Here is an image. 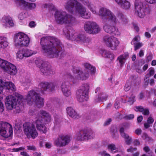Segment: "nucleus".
Listing matches in <instances>:
<instances>
[{"label": "nucleus", "instance_id": "f257e3e1", "mask_svg": "<svg viewBox=\"0 0 156 156\" xmlns=\"http://www.w3.org/2000/svg\"><path fill=\"white\" fill-rule=\"evenodd\" d=\"M40 44L43 52L51 58L58 57L62 48L59 40L53 37H42Z\"/></svg>", "mask_w": 156, "mask_h": 156}, {"label": "nucleus", "instance_id": "f03ea898", "mask_svg": "<svg viewBox=\"0 0 156 156\" xmlns=\"http://www.w3.org/2000/svg\"><path fill=\"white\" fill-rule=\"evenodd\" d=\"M82 4L87 7L93 13L100 16L104 24L103 28L104 30L109 34H112L116 36L120 35V33L118 28L115 26L110 25L108 21L109 20L108 16H102L99 14L100 9L98 12L96 11L97 6L95 3V0H80Z\"/></svg>", "mask_w": 156, "mask_h": 156}, {"label": "nucleus", "instance_id": "7ed1b4c3", "mask_svg": "<svg viewBox=\"0 0 156 156\" xmlns=\"http://www.w3.org/2000/svg\"><path fill=\"white\" fill-rule=\"evenodd\" d=\"M46 8H48L50 10H55L54 17L56 22L60 24H65L71 27L76 24V18L72 15L67 13L65 11L62 10L56 9L53 4L45 5Z\"/></svg>", "mask_w": 156, "mask_h": 156}, {"label": "nucleus", "instance_id": "20e7f679", "mask_svg": "<svg viewBox=\"0 0 156 156\" xmlns=\"http://www.w3.org/2000/svg\"><path fill=\"white\" fill-rule=\"evenodd\" d=\"M64 7L69 12L83 19H88L90 17V13L76 0L69 1L65 4Z\"/></svg>", "mask_w": 156, "mask_h": 156}, {"label": "nucleus", "instance_id": "39448f33", "mask_svg": "<svg viewBox=\"0 0 156 156\" xmlns=\"http://www.w3.org/2000/svg\"><path fill=\"white\" fill-rule=\"evenodd\" d=\"M99 14L103 16H108L109 20L115 25L120 23L125 24L127 23L126 16L122 13L119 12L117 13L118 19L112 12L105 8L101 7L100 9Z\"/></svg>", "mask_w": 156, "mask_h": 156}, {"label": "nucleus", "instance_id": "423d86ee", "mask_svg": "<svg viewBox=\"0 0 156 156\" xmlns=\"http://www.w3.org/2000/svg\"><path fill=\"white\" fill-rule=\"evenodd\" d=\"M73 72L74 74V76H72L70 73H67L66 75V77L70 82L73 83H75L79 80H86L89 76V72L84 70L82 71L79 68H74Z\"/></svg>", "mask_w": 156, "mask_h": 156}, {"label": "nucleus", "instance_id": "0eeeda50", "mask_svg": "<svg viewBox=\"0 0 156 156\" xmlns=\"http://www.w3.org/2000/svg\"><path fill=\"white\" fill-rule=\"evenodd\" d=\"M26 99L27 104L30 105L34 103L38 107L40 108L44 105V99L34 90H32L28 92Z\"/></svg>", "mask_w": 156, "mask_h": 156}, {"label": "nucleus", "instance_id": "6e6552de", "mask_svg": "<svg viewBox=\"0 0 156 156\" xmlns=\"http://www.w3.org/2000/svg\"><path fill=\"white\" fill-rule=\"evenodd\" d=\"M23 99L22 96L17 93L9 95L6 98V107L8 109L12 110L16 105L17 101L20 103L23 102Z\"/></svg>", "mask_w": 156, "mask_h": 156}, {"label": "nucleus", "instance_id": "1a4fd4ad", "mask_svg": "<svg viewBox=\"0 0 156 156\" xmlns=\"http://www.w3.org/2000/svg\"><path fill=\"white\" fill-rule=\"evenodd\" d=\"M90 89L89 84H83L77 90L76 93V98L80 102L86 101L88 98V93Z\"/></svg>", "mask_w": 156, "mask_h": 156}, {"label": "nucleus", "instance_id": "9d476101", "mask_svg": "<svg viewBox=\"0 0 156 156\" xmlns=\"http://www.w3.org/2000/svg\"><path fill=\"white\" fill-rule=\"evenodd\" d=\"M95 133L90 129H85L78 132L75 136V139L78 141H83L93 139Z\"/></svg>", "mask_w": 156, "mask_h": 156}, {"label": "nucleus", "instance_id": "9b49d317", "mask_svg": "<svg viewBox=\"0 0 156 156\" xmlns=\"http://www.w3.org/2000/svg\"><path fill=\"white\" fill-rule=\"evenodd\" d=\"M30 41L28 36L22 32L16 34L14 38V42L16 46H27L29 44Z\"/></svg>", "mask_w": 156, "mask_h": 156}, {"label": "nucleus", "instance_id": "f8f14e48", "mask_svg": "<svg viewBox=\"0 0 156 156\" xmlns=\"http://www.w3.org/2000/svg\"><path fill=\"white\" fill-rule=\"evenodd\" d=\"M103 41L107 47L113 50H116L119 44V41L117 38L108 35L104 36Z\"/></svg>", "mask_w": 156, "mask_h": 156}, {"label": "nucleus", "instance_id": "ddd939ff", "mask_svg": "<svg viewBox=\"0 0 156 156\" xmlns=\"http://www.w3.org/2000/svg\"><path fill=\"white\" fill-rule=\"evenodd\" d=\"M23 127L24 133L27 137H31L34 139L37 136L38 133L33 124L29 122L25 123L23 125Z\"/></svg>", "mask_w": 156, "mask_h": 156}, {"label": "nucleus", "instance_id": "4468645a", "mask_svg": "<svg viewBox=\"0 0 156 156\" xmlns=\"http://www.w3.org/2000/svg\"><path fill=\"white\" fill-rule=\"evenodd\" d=\"M85 31L90 34H96L100 32L101 28L99 25L96 22L88 21L84 25Z\"/></svg>", "mask_w": 156, "mask_h": 156}, {"label": "nucleus", "instance_id": "2eb2a0df", "mask_svg": "<svg viewBox=\"0 0 156 156\" xmlns=\"http://www.w3.org/2000/svg\"><path fill=\"white\" fill-rule=\"evenodd\" d=\"M12 127L9 123L5 122L0 124V135L5 138L10 136L12 134Z\"/></svg>", "mask_w": 156, "mask_h": 156}, {"label": "nucleus", "instance_id": "dca6fc26", "mask_svg": "<svg viewBox=\"0 0 156 156\" xmlns=\"http://www.w3.org/2000/svg\"><path fill=\"white\" fill-rule=\"evenodd\" d=\"M135 14L137 16L140 18L145 16L146 9L144 7L141 0H135Z\"/></svg>", "mask_w": 156, "mask_h": 156}, {"label": "nucleus", "instance_id": "f3484780", "mask_svg": "<svg viewBox=\"0 0 156 156\" xmlns=\"http://www.w3.org/2000/svg\"><path fill=\"white\" fill-rule=\"evenodd\" d=\"M57 85V83L55 82H44L41 83L39 86L41 88V93L43 94L44 91L48 90L51 91H54Z\"/></svg>", "mask_w": 156, "mask_h": 156}, {"label": "nucleus", "instance_id": "a211bd4d", "mask_svg": "<svg viewBox=\"0 0 156 156\" xmlns=\"http://www.w3.org/2000/svg\"><path fill=\"white\" fill-rule=\"evenodd\" d=\"M70 136L65 135H61L55 141V144L58 146H64L70 141Z\"/></svg>", "mask_w": 156, "mask_h": 156}, {"label": "nucleus", "instance_id": "6ab92c4d", "mask_svg": "<svg viewBox=\"0 0 156 156\" xmlns=\"http://www.w3.org/2000/svg\"><path fill=\"white\" fill-rule=\"evenodd\" d=\"M64 34L68 39L75 41L77 42L79 34L74 30H68L65 28L63 30Z\"/></svg>", "mask_w": 156, "mask_h": 156}, {"label": "nucleus", "instance_id": "aec40b11", "mask_svg": "<svg viewBox=\"0 0 156 156\" xmlns=\"http://www.w3.org/2000/svg\"><path fill=\"white\" fill-rule=\"evenodd\" d=\"M16 3L25 9H32L36 7V4L34 3H30L26 2L25 0H14Z\"/></svg>", "mask_w": 156, "mask_h": 156}, {"label": "nucleus", "instance_id": "412c9836", "mask_svg": "<svg viewBox=\"0 0 156 156\" xmlns=\"http://www.w3.org/2000/svg\"><path fill=\"white\" fill-rule=\"evenodd\" d=\"M43 120L42 119V117L39 116L37 118L35 124L37 129L41 132L45 133H46L47 129L46 126L44 125L43 122Z\"/></svg>", "mask_w": 156, "mask_h": 156}, {"label": "nucleus", "instance_id": "4be33fe9", "mask_svg": "<svg viewBox=\"0 0 156 156\" xmlns=\"http://www.w3.org/2000/svg\"><path fill=\"white\" fill-rule=\"evenodd\" d=\"M0 22L6 28L13 27L14 25V23L12 18L9 15L4 16L0 20Z\"/></svg>", "mask_w": 156, "mask_h": 156}, {"label": "nucleus", "instance_id": "5701e85b", "mask_svg": "<svg viewBox=\"0 0 156 156\" xmlns=\"http://www.w3.org/2000/svg\"><path fill=\"white\" fill-rule=\"evenodd\" d=\"M40 69L41 72L44 75H48L52 73L51 66L46 62L42 63Z\"/></svg>", "mask_w": 156, "mask_h": 156}, {"label": "nucleus", "instance_id": "b1692460", "mask_svg": "<svg viewBox=\"0 0 156 156\" xmlns=\"http://www.w3.org/2000/svg\"><path fill=\"white\" fill-rule=\"evenodd\" d=\"M114 1L118 6L124 9H128L130 6L129 2L127 0H114Z\"/></svg>", "mask_w": 156, "mask_h": 156}, {"label": "nucleus", "instance_id": "393cba45", "mask_svg": "<svg viewBox=\"0 0 156 156\" xmlns=\"http://www.w3.org/2000/svg\"><path fill=\"white\" fill-rule=\"evenodd\" d=\"M119 131L121 136L125 139V143L127 145H130L132 142V137L124 132L123 128H122L120 129Z\"/></svg>", "mask_w": 156, "mask_h": 156}, {"label": "nucleus", "instance_id": "a878e982", "mask_svg": "<svg viewBox=\"0 0 156 156\" xmlns=\"http://www.w3.org/2000/svg\"><path fill=\"white\" fill-rule=\"evenodd\" d=\"M67 114L70 117L74 119H78L80 116L79 115L73 108L68 107L66 108Z\"/></svg>", "mask_w": 156, "mask_h": 156}, {"label": "nucleus", "instance_id": "bb28decb", "mask_svg": "<svg viewBox=\"0 0 156 156\" xmlns=\"http://www.w3.org/2000/svg\"><path fill=\"white\" fill-rule=\"evenodd\" d=\"M128 53H125L120 55L117 58V60L120 65V67H122L124 65L128 57Z\"/></svg>", "mask_w": 156, "mask_h": 156}, {"label": "nucleus", "instance_id": "cd10ccee", "mask_svg": "<svg viewBox=\"0 0 156 156\" xmlns=\"http://www.w3.org/2000/svg\"><path fill=\"white\" fill-rule=\"evenodd\" d=\"M5 72L14 75L16 73L17 70L15 65L10 63L8 66L5 69Z\"/></svg>", "mask_w": 156, "mask_h": 156}, {"label": "nucleus", "instance_id": "c85d7f7f", "mask_svg": "<svg viewBox=\"0 0 156 156\" xmlns=\"http://www.w3.org/2000/svg\"><path fill=\"white\" fill-rule=\"evenodd\" d=\"M40 115L43 116L46 123L50 122L51 120V118L50 114L46 111L44 110H41L40 112Z\"/></svg>", "mask_w": 156, "mask_h": 156}, {"label": "nucleus", "instance_id": "c756f323", "mask_svg": "<svg viewBox=\"0 0 156 156\" xmlns=\"http://www.w3.org/2000/svg\"><path fill=\"white\" fill-rule=\"evenodd\" d=\"M100 53L102 56L105 58H109L111 59H112L114 58V55L109 51L102 49Z\"/></svg>", "mask_w": 156, "mask_h": 156}, {"label": "nucleus", "instance_id": "7c9ffc66", "mask_svg": "<svg viewBox=\"0 0 156 156\" xmlns=\"http://www.w3.org/2000/svg\"><path fill=\"white\" fill-rule=\"evenodd\" d=\"M90 41V39L89 38L86 37L83 34H79L77 42L81 43H88Z\"/></svg>", "mask_w": 156, "mask_h": 156}, {"label": "nucleus", "instance_id": "2f4dec72", "mask_svg": "<svg viewBox=\"0 0 156 156\" xmlns=\"http://www.w3.org/2000/svg\"><path fill=\"white\" fill-rule=\"evenodd\" d=\"M4 83V88L13 91L15 90V87L13 83L10 82H4L2 81Z\"/></svg>", "mask_w": 156, "mask_h": 156}, {"label": "nucleus", "instance_id": "473e14b6", "mask_svg": "<svg viewBox=\"0 0 156 156\" xmlns=\"http://www.w3.org/2000/svg\"><path fill=\"white\" fill-rule=\"evenodd\" d=\"M134 110L136 111H139L145 115H148L149 114V109L147 108H144L142 106H136L134 108Z\"/></svg>", "mask_w": 156, "mask_h": 156}, {"label": "nucleus", "instance_id": "72a5a7b5", "mask_svg": "<svg viewBox=\"0 0 156 156\" xmlns=\"http://www.w3.org/2000/svg\"><path fill=\"white\" fill-rule=\"evenodd\" d=\"M8 45L7 38L2 36L0 37V48H4L7 47Z\"/></svg>", "mask_w": 156, "mask_h": 156}, {"label": "nucleus", "instance_id": "f704fd0d", "mask_svg": "<svg viewBox=\"0 0 156 156\" xmlns=\"http://www.w3.org/2000/svg\"><path fill=\"white\" fill-rule=\"evenodd\" d=\"M24 57L27 58L37 53L36 51H33L27 48L23 49Z\"/></svg>", "mask_w": 156, "mask_h": 156}, {"label": "nucleus", "instance_id": "c9c22d12", "mask_svg": "<svg viewBox=\"0 0 156 156\" xmlns=\"http://www.w3.org/2000/svg\"><path fill=\"white\" fill-rule=\"evenodd\" d=\"M83 66L86 69L85 70L89 72V70L92 73H94L95 72V69L94 67L91 66L90 64L88 63H84Z\"/></svg>", "mask_w": 156, "mask_h": 156}, {"label": "nucleus", "instance_id": "e433bc0d", "mask_svg": "<svg viewBox=\"0 0 156 156\" xmlns=\"http://www.w3.org/2000/svg\"><path fill=\"white\" fill-rule=\"evenodd\" d=\"M83 66L86 69L85 70L89 72V70L92 73H94L95 72V69L94 67L91 66L90 64L88 63H84Z\"/></svg>", "mask_w": 156, "mask_h": 156}, {"label": "nucleus", "instance_id": "4c0bfd02", "mask_svg": "<svg viewBox=\"0 0 156 156\" xmlns=\"http://www.w3.org/2000/svg\"><path fill=\"white\" fill-rule=\"evenodd\" d=\"M10 63L7 61L2 59L0 58V67L5 72V69H6Z\"/></svg>", "mask_w": 156, "mask_h": 156}, {"label": "nucleus", "instance_id": "58836bf2", "mask_svg": "<svg viewBox=\"0 0 156 156\" xmlns=\"http://www.w3.org/2000/svg\"><path fill=\"white\" fill-rule=\"evenodd\" d=\"M61 87L62 92L71 88L69 83L66 81H64L62 82Z\"/></svg>", "mask_w": 156, "mask_h": 156}, {"label": "nucleus", "instance_id": "ea45409f", "mask_svg": "<svg viewBox=\"0 0 156 156\" xmlns=\"http://www.w3.org/2000/svg\"><path fill=\"white\" fill-rule=\"evenodd\" d=\"M31 81L28 77L23 78L21 81L22 84L25 87L30 86Z\"/></svg>", "mask_w": 156, "mask_h": 156}, {"label": "nucleus", "instance_id": "a19ab883", "mask_svg": "<svg viewBox=\"0 0 156 156\" xmlns=\"http://www.w3.org/2000/svg\"><path fill=\"white\" fill-rule=\"evenodd\" d=\"M154 120L151 116L149 117L147 121V122L144 124V126L146 128H147L151 126Z\"/></svg>", "mask_w": 156, "mask_h": 156}, {"label": "nucleus", "instance_id": "79ce46f5", "mask_svg": "<svg viewBox=\"0 0 156 156\" xmlns=\"http://www.w3.org/2000/svg\"><path fill=\"white\" fill-rule=\"evenodd\" d=\"M107 148L108 150L112 153H114L118 152V149L115 145L112 144H108L107 146Z\"/></svg>", "mask_w": 156, "mask_h": 156}, {"label": "nucleus", "instance_id": "37998d69", "mask_svg": "<svg viewBox=\"0 0 156 156\" xmlns=\"http://www.w3.org/2000/svg\"><path fill=\"white\" fill-rule=\"evenodd\" d=\"M16 56L17 58L20 59H23L24 57L23 50H20L17 51L16 53Z\"/></svg>", "mask_w": 156, "mask_h": 156}, {"label": "nucleus", "instance_id": "c03bdc74", "mask_svg": "<svg viewBox=\"0 0 156 156\" xmlns=\"http://www.w3.org/2000/svg\"><path fill=\"white\" fill-rule=\"evenodd\" d=\"M148 73L146 76L145 77L146 79L150 77L151 76L153 75L154 73V70L153 68H150L148 70Z\"/></svg>", "mask_w": 156, "mask_h": 156}, {"label": "nucleus", "instance_id": "a18cd8bd", "mask_svg": "<svg viewBox=\"0 0 156 156\" xmlns=\"http://www.w3.org/2000/svg\"><path fill=\"white\" fill-rule=\"evenodd\" d=\"M135 96L133 95H132L130 97H127L126 99V101L129 102L130 105L132 104L134 101Z\"/></svg>", "mask_w": 156, "mask_h": 156}, {"label": "nucleus", "instance_id": "49530a36", "mask_svg": "<svg viewBox=\"0 0 156 156\" xmlns=\"http://www.w3.org/2000/svg\"><path fill=\"white\" fill-rule=\"evenodd\" d=\"M63 94L66 97L70 96L71 94V88L66 90V91L62 92Z\"/></svg>", "mask_w": 156, "mask_h": 156}, {"label": "nucleus", "instance_id": "de8ad7c7", "mask_svg": "<svg viewBox=\"0 0 156 156\" xmlns=\"http://www.w3.org/2000/svg\"><path fill=\"white\" fill-rule=\"evenodd\" d=\"M132 44L134 45V49L136 51L137 49H139L143 45V44L141 43H133Z\"/></svg>", "mask_w": 156, "mask_h": 156}, {"label": "nucleus", "instance_id": "09e8293b", "mask_svg": "<svg viewBox=\"0 0 156 156\" xmlns=\"http://www.w3.org/2000/svg\"><path fill=\"white\" fill-rule=\"evenodd\" d=\"M107 95L103 93H101L99 96V100H105L107 98Z\"/></svg>", "mask_w": 156, "mask_h": 156}, {"label": "nucleus", "instance_id": "8fccbe9b", "mask_svg": "<svg viewBox=\"0 0 156 156\" xmlns=\"http://www.w3.org/2000/svg\"><path fill=\"white\" fill-rule=\"evenodd\" d=\"M131 87V83L130 82H127L126 84L124 90L125 91H128L130 90Z\"/></svg>", "mask_w": 156, "mask_h": 156}, {"label": "nucleus", "instance_id": "3c124183", "mask_svg": "<svg viewBox=\"0 0 156 156\" xmlns=\"http://www.w3.org/2000/svg\"><path fill=\"white\" fill-rule=\"evenodd\" d=\"M45 62L39 59H37L35 61V63L40 68V67L41 66L42 63H43L44 62Z\"/></svg>", "mask_w": 156, "mask_h": 156}, {"label": "nucleus", "instance_id": "603ef678", "mask_svg": "<svg viewBox=\"0 0 156 156\" xmlns=\"http://www.w3.org/2000/svg\"><path fill=\"white\" fill-rule=\"evenodd\" d=\"M14 108L15 109V111L14 110V111L16 113H19L21 110V108L20 105H18L16 106Z\"/></svg>", "mask_w": 156, "mask_h": 156}, {"label": "nucleus", "instance_id": "864d4df0", "mask_svg": "<svg viewBox=\"0 0 156 156\" xmlns=\"http://www.w3.org/2000/svg\"><path fill=\"white\" fill-rule=\"evenodd\" d=\"M18 17L20 20H23L26 17L25 13L24 12L20 13L18 15Z\"/></svg>", "mask_w": 156, "mask_h": 156}, {"label": "nucleus", "instance_id": "5fc2aeb1", "mask_svg": "<svg viewBox=\"0 0 156 156\" xmlns=\"http://www.w3.org/2000/svg\"><path fill=\"white\" fill-rule=\"evenodd\" d=\"M3 84L4 83L2 82V80L0 79V94L3 92L4 88Z\"/></svg>", "mask_w": 156, "mask_h": 156}, {"label": "nucleus", "instance_id": "6e6d98bb", "mask_svg": "<svg viewBox=\"0 0 156 156\" xmlns=\"http://www.w3.org/2000/svg\"><path fill=\"white\" fill-rule=\"evenodd\" d=\"M142 137V138L147 141H149L150 140V137L146 133H144L143 134Z\"/></svg>", "mask_w": 156, "mask_h": 156}, {"label": "nucleus", "instance_id": "4d7b16f0", "mask_svg": "<svg viewBox=\"0 0 156 156\" xmlns=\"http://www.w3.org/2000/svg\"><path fill=\"white\" fill-rule=\"evenodd\" d=\"M137 149L136 147H130L127 150V151L128 152H133L134 151H136Z\"/></svg>", "mask_w": 156, "mask_h": 156}, {"label": "nucleus", "instance_id": "13d9d810", "mask_svg": "<svg viewBox=\"0 0 156 156\" xmlns=\"http://www.w3.org/2000/svg\"><path fill=\"white\" fill-rule=\"evenodd\" d=\"M140 37L138 36L135 37L131 41V44H133V43H136V41H139L140 40Z\"/></svg>", "mask_w": 156, "mask_h": 156}, {"label": "nucleus", "instance_id": "bf43d9fd", "mask_svg": "<svg viewBox=\"0 0 156 156\" xmlns=\"http://www.w3.org/2000/svg\"><path fill=\"white\" fill-rule=\"evenodd\" d=\"M129 125L127 123H124L122 125V126L121 127L120 129L122 128L124 129H124H126L129 128Z\"/></svg>", "mask_w": 156, "mask_h": 156}, {"label": "nucleus", "instance_id": "052dcab7", "mask_svg": "<svg viewBox=\"0 0 156 156\" xmlns=\"http://www.w3.org/2000/svg\"><path fill=\"white\" fill-rule=\"evenodd\" d=\"M125 118L127 119H132L134 118V115L133 114H130L126 116Z\"/></svg>", "mask_w": 156, "mask_h": 156}, {"label": "nucleus", "instance_id": "680f3d73", "mask_svg": "<svg viewBox=\"0 0 156 156\" xmlns=\"http://www.w3.org/2000/svg\"><path fill=\"white\" fill-rule=\"evenodd\" d=\"M27 148L28 150H33L35 151L36 150V148L34 146H27Z\"/></svg>", "mask_w": 156, "mask_h": 156}, {"label": "nucleus", "instance_id": "e2e57ef3", "mask_svg": "<svg viewBox=\"0 0 156 156\" xmlns=\"http://www.w3.org/2000/svg\"><path fill=\"white\" fill-rule=\"evenodd\" d=\"M144 151L146 152H149V154H151L152 153L151 151H150V150L149 147L147 146H146L144 148Z\"/></svg>", "mask_w": 156, "mask_h": 156}, {"label": "nucleus", "instance_id": "0e129e2a", "mask_svg": "<svg viewBox=\"0 0 156 156\" xmlns=\"http://www.w3.org/2000/svg\"><path fill=\"white\" fill-rule=\"evenodd\" d=\"M148 82H149L150 85L151 86L153 85L154 84V80L153 79H151L148 80V82L147 83V85L148 84Z\"/></svg>", "mask_w": 156, "mask_h": 156}, {"label": "nucleus", "instance_id": "69168bd1", "mask_svg": "<svg viewBox=\"0 0 156 156\" xmlns=\"http://www.w3.org/2000/svg\"><path fill=\"white\" fill-rule=\"evenodd\" d=\"M142 132V130L140 129H136L135 131V133L137 135H140Z\"/></svg>", "mask_w": 156, "mask_h": 156}, {"label": "nucleus", "instance_id": "338daca9", "mask_svg": "<svg viewBox=\"0 0 156 156\" xmlns=\"http://www.w3.org/2000/svg\"><path fill=\"white\" fill-rule=\"evenodd\" d=\"M145 1L150 4L156 3V0H145Z\"/></svg>", "mask_w": 156, "mask_h": 156}, {"label": "nucleus", "instance_id": "774afa93", "mask_svg": "<svg viewBox=\"0 0 156 156\" xmlns=\"http://www.w3.org/2000/svg\"><path fill=\"white\" fill-rule=\"evenodd\" d=\"M4 111V106L0 100V112H2Z\"/></svg>", "mask_w": 156, "mask_h": 156}]
</instances>
